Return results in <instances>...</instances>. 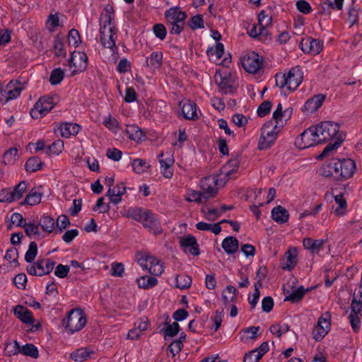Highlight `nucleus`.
Here are the masks:
<instances>
[{
	"label": "nucleus",
	"mask_w": 362,
	"mask_h": 362,
	"mask_svg": "<svg viewBox=\"0 0 362 362\" xmlns=\"http://www.w3.org/2000/svg\"><path fill=\"white\" fill-rule=\"evenodd\" d=\"M187 25L193 30L204 28L203 16L200 14L194 16L187 21Z\"/></svg>",
	"instance_id": "a18cd8bd"
},
{
	"label": "nucleus",
	"mask_w": 362,
	"mask_h": 362,
	"mask_svg": "<svg viewBox=\"0 0 362 362\" xmlns=\"http://www.w3.org/2000/svg\"><path fill=\"white\" fill-rule=\"evenodd\" d=\"M186 200L189 202L204 203V195L202 192L192 190L188 193Z\"/></svg>",
	"instance_id": "13d9d810"
},
{
	"label": "nucleus",
	"mask_w": 362,
	"mask_h": 362,
	"mask_svg": "<svg viewBox=\"0 0 362 362\" xmlns=\"http://www.w3.org/2000/svg\"><path fill=\"white\" fill-rule=\"evenodd\" d=\"M272 18L268 16L264 10H262L258 15V24L260 26V33H267L266 28L272 24Z\"/></svg>",
	"instance_id": "a19ab883"
},
{
	"label": "nucleus",
	"mask_w": 362,
	"mask_h": 362,
	"mask_svg": "<svg viewBox=\"0 0 362 362\" xmlns=\"http://www.w3.org/2000/svg\"><path fill=\"white\" fill-rule=\"evenodd\" d=\"M39 223H36L35 221L26 223L24 224V230L25 233V235L29 238L40 237V231L39 229Z\"/></svg>",
	"instance_id": "e433bc0d"
},
{
	"label": "nucleus",
	"mask_w": 362,
	"mask_h": 362,
	"mask_svg": "<svg viewBox=\"0 0 362 362\" xmlns=\"http://www.w3.org/2000/svg\"><path fill=\"white\" fill-rule=\"evenodd\" d=\"M42 199V194L37 192L32 189L30 191L28 194L25 197L23 202L21 203V205L28 204L30 206H35L40 203Z\"/></svg>",
	"instance_id": "4c0bfd02"
},
{
	"label": "nucleus",
	"mask_w": 362,
	"mask_h": 362,
	"mask_svg": "<svg viewBox=\"0 0 362 362\" xmlns=\"http://www.w3.org/2000/svg\"><path fill=\"white\" fill-rule=\"evenodd\" d=\"M272 103L269 100L262 102L257 108V115L260 117H264L271 111Z\"/></svg>",
	"instance_id": "e2e57ef3"
},
{
	"label": "nucleus",
	"mask_w": 362,
	"mask_h": 362,
	"mask_svg": "<svg viewBox=\"0 0 362 362\" xmlns=\"http://www.w3.org/2000/svg\"><path fill=\"white\" fill-rule=\"evenodd\" d=\"M192 284V278L189 276L182 274L175 278V286L180 289H187Z\"/></svg>",
	"instance_id": "c03bdc74"
},
{
	"label": "nucleus",
	"mask_w": 362,
	"mask_h": 362,
	"mask_svg": "<svg viewBox=\"0 0 362 362\" xmlns=\"http://www.w3.org/2000/svg\"><path fill=\"white\" fill-rule=\"evenodd\" d=\"M329 329H325L324 326L317 325L313 330V337L316 341H321L327 334Z\"/></svg>",
	"instance_id": "bf43d9fd"
},
{
	"label": "nucleus",
	"mask_w": 362,
	"mask_h": 362,
	"mask_svg": "<svg viewBox=\"0 0 362 362\" xmlns=\"http://www.w3.org/2000/svg\"><path fill=\"white\" fill-rule=\"evenodd\" d=\"M334 180L344 181L351 177L356 170L355 161L351 158H336Z\"/></svg>",
	"instance_id": "39448f33"
},
{
	"label": "nucleus",
	"mask_w": 362,
	"mask_h": 362,
	"mask_svg": "<svg viewBox=\"0 0 362 362\" xmlns=\"http://www.w3.org/2000/svg\"><path fill=\"white\" fill-rule=\"evenodd\" d=\"M344 139L342 137L337 138V140L334 141V143L328 144L322 152L317 157V159L318 160H322L324 158H325L331 151L337 149L341 144L343 142Z\"/></svg>",
	"instance_id": "79ce46f5"
},
{
	"label": "nucleus",
	"mask_w": 362,
	"mask_h": 362,
	"mask_svg": "<svg viewBox=\"0 0 362 362\" xmlns=\"http://www.w3.org/2000/svg\"><path fill=\"white\" fill-rule=\"evenodd\" d=\"M164 16L169 26L170 33L180 35L185 28L187 13L182 11L178 6H175L166 10Z\"/></svg>",
	"instance_id": "7ed1b4c3"
},
{
	"label": "nucleus",
	"mask_w": 362,
	"mask_h": 362,
	"mask_svg": "<svg viewBox=\"0 0 362 362\" xmlns=\"http://www.w3.org/2000/svg\"><path fill=\"white\" fill-rule=\"evenodd\" d=\"M18 158V149L16 148H10L4 154L5 163H12Z\"/></svg>",
	"instance_id": "680f3d73"
},
{
	"label": "nucleus",
	"mask_w": 362,
	"mask_h": 362,
	"mask_svg": "<svg viewBox=\"0 0 362 362\" xmlns=\"http://www.w3.org/2000/svg\"><path fill=\"white\" fill-rule=\"evenodd\" d=\"M299 47L304 53L315 56L322 51L323 43L318 39L305 37L300 42Z\"/></svg>",
	"instance_id": "f8f14e48"
},
{
	"label": "nucleus",
	"mask_w": 362,
	"mask_h": 362,
	"mask_svg": "<svg viewBox=\"0 0 362 362\" xmlns=\"http://www.w3.org/2000/svg\"><path fill=\"white\" fill-rule=\"evenodd\" d=\"M237 289L233 286H227L222 293V300L225 305H227L230 302H235L237 300Z\"/></svg>",
	"instance_id": "473e14b6"
},
{
	"label": "nucleus",
	"mask_w": 362,
	"mask_h": 362,
	"mask_svg": "<svg viewBox=\"0 0 362 362\" xmlns=\"http://www.w3.org/2000/svg\"><path fill=\"white\" fill-rule=\"evenodd\" d=\"M221 246L226 253L233 255L238 250L239 242L236 238L228 236L223 239Z\"/></svg>",
	"instance_id": "393cba45"
},
{
	"label": "nucleus",
	"mask_w": 362,
	"mask_h": 362,
	"mask_svg": "<svg viewBox=\"0 0 362 362\" xmlns=\"http://www.w3.org/2000/svg\"><path fill=\"white\" fill-rule=\"evenodd\" d=\"M45 163L37 156L29 158L25 164V169L27 172L34 173L42 168Z\"/></svg>",
	"instance_id": "7c9ffc66"
},
{
	"label": "nucleus",
	"mask_w": 362,
	"mask_h": 362,
	"mask_svg": "<svg viewBox=\"0 0 362 362\" xmlns=\"http://www.w3.org/2000/svg\"><path fill=\"white\" fill-rule=\"evenodd\" d=\"M133 170L137 173L141 174L146 170L149 165H147L146 162L141 158H136L133 160L132 163Z\"/></svg>",
	"instance_id": "603ef678"
},
{
	"label": "nucleus",
	"mask_w": 362,
	"mask_h": 362,
	"mask_svg": "<svg viewBox=\"0 0 362 362\" xmlns=\"http://www.w3.org/2000/svg\"><path fill=\"white\" fill-rule=\"evenodd\" d=\"M54 49L55 57H62L63 58H65L66 57V52L64 48L63 37H61L59 34L57 35V36L54 38Z\"/></svg>",
	"instance_id": "58836bf2"
},
{
	"label": "nucleus",
	"mask_w": 362,
	"mask_h": 362,
	"mask_svg": "<svg viewBox=\"0 0 362 362\" xmlns=\"http://www.w3.org/2000/svg\"><path fill=\"white\" fill-rule=\"evenodd\" d=\"M170 320L168 316L166 317L165 320V325L166 327L162 328L160 331L163 333L164 339L166 340L167 337H173L176 336L180 332V325L177 322H174L173 324H170Z\"/></svg>",
	"instance_id": "5701e85b"
},
{
	"label": "nucleus",
	"mask_w": 362,
	"mask_h": 362,
	"mask_svg": "<svg viewBox=\"0 0 362 362\" xmlns=\"http://www.w3.org/2000/svg\"><path fill=\"white\" fill-rule=\"evenodd\" d=\"M37 255V245L35 241H32L29 244V247L25 255V260L28 263H31L34 261Z\"/></svg>",
	"instance_id": "8fccbe9b"
},
{
	"label": "nucleus",
	"mask_w": 362,
	"mask_h": 362,
	"mask_svg": "<svg viewBox=\"0 0 362 362\" xmlns=\"http://www.w3.org/2000/svg\"><path fill=\"white\" fill-rule=\"evenodd\" d=\"M117 38V29L115 25L110 27L106 33V29H100V39L101 44L113 52L117 51L116 40Z\"/></svg>",
	"instance_id": "9d476101"
},
{
	"label": "nucleus",
	"mask_w": 362,
	"mask_h": 362,
	"mask_svg": "<svg viewBox=\"0 0 362 362\" xmlns=\"http://www.w3.org/2000/svg\"><path fill=\"white\" fill-rule=\"evenodd\" d=\"M152 30L157 38L160 40H165L167 35V29L163 24H155L152 28Z\"/></svg>",
	"instance_id": "6e6d98bb"
},
{
	"label": "nucleus",
	"mask_w": 362,
	"mask_h": 362,
	"mask_svg": "<svg viewBox=\"0 0 362 362\" xmlns=\"http://www.w3.org/2000/svg\"><path fill=\"white\" fill-rule=\"evenodd\" d=\"M217 185V180L214 177H207L202 182L201 187L204 195V202L209 198L214 197L218 193V189L212 185Z\"/></svg>",
	"instance_id": "a211bd4d"
},
{
	"label": "nucleus",
	"mask_w": 362,
	"mask_h": 362,
	"mask_svg": "<svg viewBox=\"0 0 362 362\" xmlns=\"http://www.w3.org/2000/svg\"><path fill=\"white\" fill-rule=\"evenodd\" d=\"M86 322V315L83 310L79 308L69 311L62 320V325L65 331L70 334L81 330Z\"/></svg>",
	"instance_id": "f03ea898"
},
{
	"label": "nucleus",
	"mask_w": 362,
	"mask_h": 362,
	"mask_svg": "<svg viewBox=\"0 0 362 362\" xmlns=\"http://www.w3.org/2000/svg\"><path fill=\"white\" fill-rule=\"evenodd\" d=\"M163 54L162 52H153L146 59V65L152 69H160L163 63Z\"/></svg>",
	"instance_id": "c756f323"
},
{
	"label": "nucleus",
	"mask_w": 362,
	"mask_h": 362,
	"mask_svg": "<svg viewBox=\"0 0 362 362\" xmlns=\"http://www.w3.org/2000/svg\"><path fill=\"white\" fill-rule=\"evenodd\" d=\"M223 310H217L215 312L214 316L211 318L214 322V325L211 327V329L214 332H216L218 330L220 327L221 326V323L223 322Z\"/></svg>",
	"instance_id": "052dcab7"
},
{
	"label": "nucleus",
	"mask_w": 362,
	"mask_h": 362,
	"mask_svg": "<svg viewBox=\"0 0 362 362\" xmlns=\"http://www.w3.org/2000/svg\"><path fill=\"white\" fill-rule=\"evenodd\" d=\"M81 127L76 123L65 122L60 125L59 129L62 136L64 138H69L71 135H76Z\"/></svg>",
	"instance_id": "bb28decb"
},
{
	"label": "nucleus",
	"mask_w": 362,
	"mask_h": 362,
	"mask_svg": "<svg viewBox=\"0 0 362 362\" xmlns=\"http://www.w3.org/2000/svg\"><path fill=\"white\" fill-rule=\"evenodd\" d=\"M296 6L298 11L303 14H308L312 11V7L310 4L305 0L297 1Z\"/></svg>",
	"instance_id": "69168bd1"
},
{
	"label": "nucleus",
	"mask_w": 362,
	"mask_h": 362,
	"mask_svg": "<svg viewBox=\"0 0 362 362\" xmlns=\"http://www.w3.org/2000/svg\"><path fill=\"white\" fill-rule=\"evenodd\" d=\"M70 225V221L66 215H61L58 217L56 226L57 230V233H61L64 229H66Z\"/></svg>",
	"instance_id": "4d7b16f0"
},
{
	"label": "nucleus",
	"mask_w": 362,
	"mask_h": 362,
	"mask_svg": "<svg viewBox=\"0 0 362 362\" xmlns=\"http://www.w3.org/2000/svg\"><path fill=\"white\" fill-rule=\"evenodd\" d=\"M14 315L23 323L33 325L35 319L33 313L26 307L18 305L14 308Z\"/></svg>",
	"instance_id": "aec40b11"
},
{
	"label": "nucleus",
	"mask_w": 362,
	"mask_h": 362,
	"mask_svg": "<svg viewBox=\"0 0 362 362\" xmlns=\"http://www.w3.org/2000/svg\"><path fill=\"white\" fill-rule=\"evenodd\" d=\"M38 223L42 229L48 233H51L55 226L54 218L49 215L42 216L38 221Z\"/></svg>",
	"instance_id": "f704fd0d"
},
{
	"label": "nucleus",
	"mask_w": 362,
	"mask_h": 362,
	"mask_svg": "<svg viewBox=\"0 0 362 362\" xmlns=\"http://www.w3.org/2000/svg\"><path fill=\"white\" fill-rule=\"evenodd\" d=\"M55 264L56 262L49 258L38 259L35 262V265L39 270L38 276H42L50 274L52 272Z\"/></svg>",
	"instance_id": "412c9836"
},
{
	"label": "nucleus",
	"mask_w": 362,
	"mask_h": 362,
	"mask_svg": "<svg viewBox=\"0 0 362 362\" xmlns=\"http://www.w3.org/2000/svg\"><path fill=\"white\" fill-rule=\"evenodd\" d=\"M54 96L44 95L40 97L30 110V115L33 119H40L45 116L55 106Z\"/></svg>",
	"instance_id": "423d86ee"
},
{
	"label": "nucleus",
	"mask_w": 362,
	"mask_h": 362,
	"mask_svg": "<svg viewBox=\"0 0 362 362\" xmlns=\"http://www.w3.org/2000/svg\"><path fill=\"white\" fill-rule=\"evenodd\" d=\"M317 132L322 144L329 141L331 139L342 137L339 133V125L337 123L325 121L316 125Z\"/></svg>",
	"instance_id": "0eeeda50"
},
{
	"label": "nucleus",
	"mask_w": 362,
	"mask_h": 362,
	"mask_svg": "<svg viewBox=\"0 0 362 362\" xmlns=\"http://www.w3.org/2000/svg\"><path fill=\"white\" fill-rule=\"evenodd\" d=\"M206 54L209 57L216 56L217 59H221L224 54V45L221 42H217L215 48L209 47L206 50Z\"/></svg>",
	"instance_id": "3c124183"
},
{
	"label": "nucleus",
	"mask_w": 362,
	"mask_h": 362,
	"mask_svg": "<svg viewBox=\"0 0 362 362\" xmlns=\"http://www.w3.org/2000/svg\"><path fill=\"white\" fill-rule=\"evenodd\" d=\"M81 42V36L78 30L72 28L68 34V43L69 45H73L75 47H78V43Z\"/></svg>",
	"instance_id": "5fc2aeb1"
},
{
	"label": "nucleus",
	"mask_w": 362,
	"mask_h": 362,
	"mask_svg": "<svg viewBox=\"0 0 362 362\" xmlns=\"http://www.w3.org/2000/svg\"><path fill=\"white\" fill-rule=\"evenodd\" d=\"M215 78L221 93L227 94L235 92V88L233 85L235 81L231 72H225L222 74L220 71H216Z\"/></svg>",
	"instance_id": "6e6552de"
},
{
	"label": "nucleus",
	"mask_w": 362,
	"mask_h": 362,
	"mask_svg": "<svg viewBox=\"0 0 362 362\" xmlns=\"http://www.w3.org/2000/svg\"><path fill=\"white\" fill-rule=\"evenodd\" d=\"M322 144L316 125L305 129L295 140V146L299 149H305Z\"/></svg>",
	"instance_id": "20e7f679"
},
{
	"label": "nucleus",
	"mask_w": 362,
	"mask_h": 362,
	"mask_svg": "<svg viewBox=\"0 0 362 362\" xmlns=\"http://www.w3.org/2000/svg\"><path fill=\"white\" fill-rule=\"evenodd\" d=\"M351 314H356L357 315H361L362 313V299L357 300L356 297H354L351 303Z\"/></svg>",
	"instance_id": "774afa93"
},
{
	"label": "nucleus",
	"mask_w": 362,
	"mask_h": 362,
	"mask_svg": "<svg viewBox=\"0 0 362 362\" xmlns=\"http://www.w3.org/2000/svg\"><path fill=\"white\" fill-rule=\"evenodd\" d=\"M287 90L289 92L297 89L303 80V74L300 69L296 66L291 69L287 73Z\"/></svg>",
	"instance_id": "dca6fc26"
},
{
	"label": "nucleus",
	"mask_w": 362,
	"mask_h": 362,
	"mask_svg": "<svg viewBox=\"0 0 362 362\" xmlns=\"http://www.w3.org/2000/svg\"><path fill=\"white\" fill-rule=\"evenodd\" d=\"M344 0H334L332 1L331 0H325L321 4V7L325 13H330V10L334 11H340L343 8Z\"/></svg>",
	"instance_id": "72a5a7b5"
},
{
	"label": "nucleus",
	"mask_w": 362,
	"mask_h": 362,
	"mask_svg": "<svg viewBox=\"0 0 362 362\" xmlns=\"http://www.w3.org/2000/svg\"><path fill=\"white\" fill-rule=\"evenodd\" d=\"M241 64L247 72L256 74L262 67L263 59L257 53L252 52L243 57Z\"/></svg>",
	"instance_id": "1a4fd4ad"
},
{
	"label": "nucleus",
	"mask_w": 362,
	"mask_h": 362,
	"mask_svg": "<svg viewBox=\"0 0 362 362\" xmlns=\"http://www.w3.org/2000/svg\"><path fill=\"white\" fill-rule=\"evenodd\" d=\"M239 166L240 160L238 157L230 159L225 165V168H230V170L226 172V175L230 177L232 174L236 173Z\"/></svg>",
	"instance_id": "864d4df0"
},
{
	"label": "nucleus",
	"mask_w": 362,
	"mask_h": 362,
	"mask_svg": "<svg viewBox=\"0 0 362 362\" xmlns=\"http://www.w3.org/2000/svg\"><path fill=\"white\" fill-rule=\"evenodd\" d=\"M126 134L128 135L129 139L137 143L144 140L146 137L144 131L136 124L127 125Z\"/></svg>",
	"instance_id": "4be33fe9"
},
{
	"label": "nucleus",
	"mask_w": 362,
	"mask_h": 362,
	"mask_svg": "<svg viewBox=\"0 0 362 362\" xmlns=\"http://www.w3.org/2000/svg\"><path fill=\"white\" fill-rule=\"evenodd\" d=\"M325 98L326 95L324 94L315 95L306 100L301 109L302 111L307 115L316 112L322 105Z\"/></svg>",
	"instance_id": "2eb2a0df"
},
{
	"label": "nucleus",
	"mask_w": 362,
	"mask_h": 362,
	"mask_svg": "<svg viewBox=\"0 0 362 362\" xmlns=\"http://www.w3.org/2000/svg\"><path fill=\"white\" fill-rule=\"evenodd\" d=\"M179 106L182 109L183 117L186 119L197 120L199 117L197 112V105L191 100L180 101Z\"/></svg>",
	"instance_id": "f3484780"
},
{
	"label": "nucleus",
	"mask_w": 362,
	"mask_h": 362,
	"mask_svg": "<svg viewBox=\"0 0 362 362\" xmlns=\"http://www.w3.org/2000/svg\"><path fill=\"white\" fill-rule=\"evenodd\" d=\"M305 296L304 287L299 286L296 290L293 291L291 294L287 296L284 301H291L293 303L300 302Z\"/></svg>",
	"instance_id": "37998d69"
},
{
	"label": "nucleus",
	"mask_w": 362,
	"mask_h": 362,
	"mask_svg": "<svg viewBox=\"0 0 362 362\" xmlns=\"http://www.w3.org/2000/svg\"><path fill=\"white\" fill-rule=\"evenodd\" d=\"M129 216L141 223L153 235H157L163 232L160 221L157 215L152 211L141 207L131 208L128 211Z\"/></svg>",
	"instance_id": "f257e3e1"
},
{
	"label": "nucleus",
	"mask_w": 362,
	"mask_h": 362,
	"mask_svg": "<svg viewBox=\"0 0 362 362\" xmlns=\"http://www.w3.org/2000/svg\"><path fill=\"white\" fill-rule=\"evenodd\" d=\"M104 13L101 17L104 18L103 23L100 24V29H106L107 26L112 27V24L115 20V10L112 6L107 4L104 8Z\"/></svg>",
	"instance_id": "b1692460"
},
{
	"label": "nucleus",
	"mask_w": 362,
	"mask_h": 362,
	"mask_svg": "<svg viewBox=\"0 0 362 362\" xmlns=\"http://www.w3.org/2000/svg\"><path fill=\"white\" fill-rule=\"evenodd\" d=\"M335 162L336 158H332L326 160L323 164H322L320 168V175L325 177L334 178L336 168Z\"/></svg>",
	"instance_id": "c85d7f7f"
},
{
	"label": "nucleus",
	"mask_w": 362,
	"mask_h": 362,
	"mask_svg": "<svg viewBox=\"0 0 362 362\" xmlns=\"http://www.w3.org/2000/svg\"><path fill=\"white\" fill-rule=\"evenodd\" d=\"M284 256L286 258V264L282 267L283 269L291 271L295 268L298 263V251L296 247L289 249L285 252Z\"/></svg>",
	"instance_id": "cd10ccee"
},
{
	"label": "nucleus",
	"mask_w": 362,
	"mask_h": 362,
	"mask_svg": "<svg viewBox=\"0 0 362 362\" xmlns=\"http://www.w3.org/2000/svg\"><path fill=\"white\" fill-rule=\"evenodd\" d=\"M64 148V141L61 139H57L54 141L50 146H49L48 149L52 154L58 155L60 153Z\"/></svg>",
	"instance_id": "338daca9"
},
{
	"label": "nucleus",
	"mask_w": 362,
	"mask_h": 362,
	"mask_svg": "<svg viewBox=\"0 0 362 362\" xmlns=\"http://www.w3.org/2000/svg\"><path fill=\"white\" fill-rule=\"evenodd\" d=\"M167 157L165 158H160L159 163L160 164L161 173L164 177L171 178L173 175V170L172 165H173L175 160L173 156L170 152H166Z\"/></svg>",
	"instance_id": "6ab92c4d"
},
{
	"label": "nucleus",
	"mask_w": 362,
	"mask_h": 362,
	"mask_svg": "<svg viewBox=\"0 0 362 362\" xmlns=\"http://www.w3.org/2000/svg\"><path fill=\"white\" fill-rule=\"evenodd\" d=\"M139 288L148 289L158 284V279L153 276H144L136 280Z\"/></svg>",
	"instance_id": "ea45409f"
},
{
	"label": "nucleus",
	"mask_w": 362,
	"mask_h": 362,
	"mask_svg": "<svg viewBox=\"0 0 362 362\" xmlns=\"http://www.w3.org/2000/svg\"><path fill=\"white\" fill-rule=\"evenodd\" d=\"M272 218L278 223H284L288 221L289 214L285 208L279 205L272 210Z\"/></svg>",
	"instance_id": "a878e982"
},
{
	"label": "nucleus",
	"mask_w": 362,
	"mask_h": 362,
	"mask_svg": "<svg viewBox=\"0 0 362 362\" xmlns=\"http://www.w3.org/2000/svg\"><path fill=\"white\" fill-rule=\"evenodd\" d=\"M27 185L28 183L25 181H21L15 186L14 189L11 191L13 201L18 200L23 197V195L27 189Z\"/></svg>",
	"instance_id": "de8ad7c7"
},
{
	"label": "nucleus",
	"mask_w": 362,
	"mask_h": 362,
	"mask_svg": "<svg viewBox=\"0 0 362 362\" xmlns=\"http://www.w3.org/2000/svg\"><path fill=\"white\" fill-rule=\"evenodd\" d=\"M21 354L33 358H37L39 356V351L37 346L33 344L28 343L21 346Z\"/></svg>",
	"instance_id": "49530a36"
},
{
	"label": "nucleus",
	"mask_w": 362,
	"mask_h": 362,
	"mask_svg": "<svg viewBox=\"0 0 362 362\" xmlns=\"http://www.w3.org/2000/svg\"><path fill=\"white\" fill-rule=\"evenodd\" d=\"M179 243L180 248L185 252L193 256L200 254V249L196 238L192 234L180 237Z\"/></svg>",
	"instance_id": "9b49d317"
},
{
	"label": "nucleus",
	"mask_w": 362,
	"mask_h": 362,
	"mask_svg": "<svg viewBox=\"0 0 362 362\" xmlns=\"http://www.w3.org/2000/svg\"><path fill=\"white\" fill-rule=\"evenodd\" d=\"M76 52L71 53V57L69 59V65L70 67H74V70L71 72V76L76 75L79 73L84 71L88 66V56L85 52H77L79 56L78 62H74Z\"/></svg>",
	"instance_id": "ddd939ff"
},
{
	"label": "nucleus",
	"mask_w": 362,
	"mask_h": 362,
	"mask_svg": "<svg viewBox=\"0 0 362 362\" xmlns=\"http://www.w3.org/2000/svg\"><path fill=\"white\" fill-rule=\"evenodd\" d=\"M27 276L24 273H20L13 278V284L19 289H25L27 283Z\"/></svg>",
	"instance_id": "0e129e2a"
},
{
	"label": "nucleus",
	"mask_w": 362,
	"mask_h": 362,
	"mask_svg": "<svg viewBox=\"0 0 362 362\" xmlns=\"http://www.w3.org/2000/svg\"><path fill=\"white\" fill-rule=\"evenodd\" d=\"M93 354V351H89L88 348H80L70 354V358L76 362H83L86 361L90 356Z\"/></svg>",
	"instance_id": "2f4dec72"
},
{
	"label": "nucleus",
	"mask_w": 362,
	"mask_h": 362,
	"mask_svg": "<svg viewBox=\"0 0 362 362\" xmlns=\"http://www.w3.org/2000/svg\"><path fill=\"white\" fill-rule=\"evenodd\" d=\"M8 89V96L6 100H13L16 98L21 94V92L23 90V87L21 86V83L16 81L14 83L13 81H11L7 85Z\"/></svg>",
	"instance_id": "c9c22d12"
},
{
	"label": "nucleus",
	"mask_w": 362,
	"mask_h": 362,
	"mask_svg": "<svg viewBox=\"0 0 362 362\" xmlns=\"http://www.w3.org/2000/svg\"><path fill=\"white\" fill-rule=\"evenodd\" d=\"M64 78V72L61 68H57L52 71L49 76V82L52 85L59 84Z\"/></svg>",
	"instance_id": "09e8293b"
},
{
	"label": "nucleus",
	"mask_w": 362,
	"mask_h": 362,
	"mask_svg": "<svg viewBox=\"0 0 362 362\" xmlns=\"http://www.w3.org/2000/svg\"><path fill=\"white\" fill-rule=\"evenodd\" d=\"M277 133V124L274 125L272 129H267V131L262 130L258 142V149L264 150L269 148L276 139Z\"/></svg>",
	"instance_id": "4468645a"
}]
</instances>
